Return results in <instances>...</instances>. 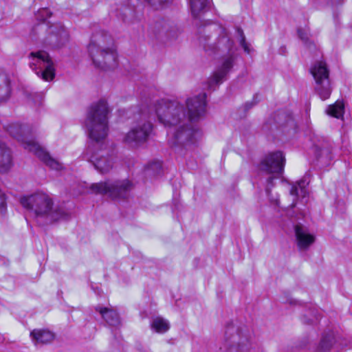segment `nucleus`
I'll list each match as a JSON object with an SVG mask.
<instances>
[{
    "label": "nucleus",
    "instance_id": "16",
    "mask_svg": "<svg viewBox=\"0 0 352 352\" xmlns=\"http://www.w3.org/2000/svg\"><path fill=\"white\" fill-rule=\"evenodd\" d=\"M296 244L299 250H307L315 241V236L310 234L308 228L302 224L294 227Z\"/></svg>",
    "mask_w": 352,
    "mask_h": 352
},
{
    "label": "nucleus",
    "instance_id": "36",
    "mask_svg": "<svg viewBox=\"0 0 352 352\" xmlns=\"http://www.w3.org/2000/svg\"><path fill=\"white\" fill-rule=\"evenodd\" d=\"M160 25V23L156 24V28H157Z\"/></svg>",
    "mask_w": 352,
    "mask_h": 352
},
{
    "label": "nucleus",
    "instance_id": "19",
    "mask_svg": "<svg viewBox=\"0 0 352 352\" xmlns=\"http://www.w3.org/2000/svg\"><path fill=\"white\" fill-rule=\"evenodd\" d=\"M336 343V338L333 333L331 331L322 334L319 344L316 349L317 352H331Z\"/></svg>",
    "mask_w": 352,
    "mask_h": 352
},
{
    "label": "nucleus",
    "instance_id": "4",
    "mask_svg": "<svg viewBox=\"0 0 352 352\" xmlns=\"http://www.w3.org/2000/svg\"><path fill=\"white\" fill-rule=\"evenodd\" d=\"M87 49L96 67L109 70L117 66L113 39L107 32L100 30L94 33Z\"/></svg>",
    "mask_w": 352,
    "mask_h": 352
},
{
    "label": "nucleus",
    "instance_id": "35",
    "mask_svg": "<svg viewBox=\"0 0 352 352\" xmlns=\"http://www.w3.org/2000/svg\"><path fill=\"white\" fill-rule=\"evenodd\" d=\"M318 320V316H315V321H317Z\"/></svg>",
    "mask_w": 352,
    "mask_h": 352
},
{
    "label": "nucleus",
    "instance_id": "8",
    "mask_svg": "<svg viewBox=\"0 0 352 352\" xmlns=\"http://www.w3.org/2000/svg\"><path fill=\"white\" fill-rule=\"evenodd\" d=\"M151 119L143 106L140 110V118L125 134L123 142L132 148H138L146 143L153 131Z\"/></svg>",
    "mask_w": 352,
    "mask_h": 352
},
{
    "label": "nucleus",
    "instance_id": "28",
    "mask_svg": "<svg viewBox=\"0 0 352 352\" xmlns=\"http://www.w3.org/2000/svg\"><path fill=\"white\" fill-rule=\"evenodd\" d=\"M6 212V195L0 190V213L5 215Z\"/></svg>",
    "mask_w": 352,
    "mask_h": 352
},
{
    "label": "nucleus",
    "instance_id": "11",
    "mask_svg": "<svg viewBox=\"0 0 352 352\" xmlns=\"http://www.w3.org/2000/svg\"><path fill=\"white\" fill-rule=\"evenodd\" d=\"M310 72L316 82V93L322 100L328 99L331 96L332 87L326 63L322 60L315 62L311 67Z\"/></svg>",
    "mask_w": 352,
    "mask_h": 352
},
{
    "label": "nucleus",
    "instance_id": "29",
    "mask_svg": "<svg viewBox=\"0 0 352 352\" xmlns=\"http://www.w3.org/2000/svg\"><path fill=\"white\" fill-rule=\"evenodd\" d=\"M298 34L299 38L305 43H307L309 39V32L302 28L298 30Z\"/></svg>",
    "mask_w": 352,
    "mask_h": 352
},
{
    "label": "nucleus",
    "instance_id": "33",
    "mask_svg": "<svg viewBox=\"0 0 352 352\" xmlns=\"http://www.w3.org/2000/svg\"><path fill=\"white\" fill-rule=\"evenodd\" d=\"M307 316H305L302 318V320L304 323L309 324H314L315 322V321L313 319H307Z\"/></svg>",
    "mask_w": 352,
    "mask_h": 352
},
{
    "label": "nucleus",
    "instance_id": "14",
    "mask_svg": "<svg viewBox=\"0 0 352 352\" xmlns=\"http://www.w3.org/2000/svg\"><path fill=\"white\" fill-rule=\"evenodd\" d=\"M171 0H119L117 15L125 22L133 18L135 15V1L146 3L155 9H158L168 3Z\"/></svg>",
    "mask_w": 352,
    "mask_h": 352
},
{
    "label": "nucleus",
    "instance_id": "6",
    "mask_svg": "<svg viewBox=\"0 0 352 352\" xmlns=\"http://www.w3.org/2000/svg\"><path fill=\"white\" fill-rule=\"evenodd\" d=\"M252 333L245 325L228 324L225 331V341L218 352H250Z\"/></svg>",
    "mask_w": 352,
    "mask_h": 352
},
{
    "label": "nucleus",
    "instance_id": "34",
    "mask_svg": "<svg viewBox=\"0 0 352 352\" xmlns=\"http://www.w3.org/2000/svg\"><path fill=\"white\" fill-rule=\"evenodd\" d=\"M296 203L295 201H294L291 206L293 208L296 206Z\"/></svg>",
    "mask_w": 352,
    "mask_h": 352
},
{
    "label": "nucleus",
    "instance_id": "26",
    "mask_svg": "<svg viewBox=\"0 0 352 352\" xmlns=\"http://www.w3.org/2000/svg\"><path fill=\"white\" fill-rule=\"evenodd\" d=\"M307 184L308 182L305 178L301 179L292 186L290 190V194L296 197L301 195L302 197H305L307 193L306 189Z\"/></svg>",
    "mask_w": 352,
    "mask_h": 352
},
{
    "label": "nucleus",
    "instance_id": "17",
    "mask_svg": "<svg viewBox=\"0 0 352 352\" xmlns=\"http://www.w3.org/2000/svg\"><path fill=\"white\" fill-rule=\"evenodd\" d=\"M95 309L100 313L108 325L117 327L120 324L118 314L113 309L98 305L95 307Z\"/></svg>",
    "mask_w": 352,
    "mask_h": 352
},
{
    "label": "nucleus",
    "instance_id": "30",
    "mask_svg": "<svg viewBox=\"0 0 352 352\" xmlns=\"http://www.w3.org/2000/svg\"><path fill=\"white\" fill-rule=\"evenodd\" d=\"M52 12L47 8H43L38 11V16L42 18L43 20H46L50 17Z\"/></svg>",
    "mask_w": 352,
    "mask_h": 352
},
{
    "label": "nucleus",
    "instance_id": "13",
    "mask_svg": "<svg viewBox=\"0 0 352 352\" xmlns=\"http://www.w3.org/2000/svg\"><path fill=\"white\" fill-rule=\"evenodd\" d=\"M170 144L173 146L189 147L195 144L201 136V132L189 123H183L175 126Z\"/></svg>",
    "mask_w": 352,
    "mask_h": 352
},
{
    "label": "nucleus",
    "instance_id": "15",
    "mask_svg": "<svg viewBox=\"0 0 352 352\" xmlns=\"http://www.w3.org/2000/svg\"><path fill=\"white\" fill-rule=\"evenodd\" d=\"M69 41V34L61 23H56L49 27L48 35L45 44L52 48L60 47Z\"/></svg>",
    "mask_w": 352,
    "mask_h": 352
},
{
    "label": "nucleus",
    "instance_id": "24",
    "mask_svg": "<svg viewBox=\"0 0 352 352\" xmlns=\"http://www.w3.org/2000/svg\"><path fill=\"white\" fill-rule=\"evenodd\" d=\"M151 327L153 330L158 333H164L166 332L169 328L170 324L168 320L161 317H156L153 319Z\"/></svg>",
    "mask_w": 352,
    "mask_h": 352
},
{
    "label": "nucleus",
    "instance_id": "2",
    "mask_svg": "<svg viewBox=\"0 0 352 352\" xmlns=\"http://www.w3.org/2000/svg\"><path fill=\"white\" fill-rule=\"evenodd\" d=\"M205 93L187 98L184 106L177 100H157L150 105L144 106L151 118L157 117L166 127L177 126L186 122L197 121L204 117L206 109Z\"/></svg>",
    "mask_w": 352,
    "mask_h": 352
},
{
    "label": "nucleus",
    "instance_id": "20",
    "mask_svg": "<svg viewBox=\"0 0 352 352\" xmlns=\"http://www.w3.org/2000/svg\"><path fill=\"white\" fill-rule=\"evenodd\" d=\"M11 94L10 80L5 72L0 71V103L8 100Z\"/></svg>",
    "mask_w": 352,
    "mask_h": 352
},
{
    "label": "nucleus",
    "instance_id": "9",
    "mask_svg": "<svg viewBox=\"0 0 352 352\" xmlns=\"http://www.w3.org/2000/svg\"><path fill=\"white\" fill-rule=\"evenodd\" d=\"M133 188V183L128 179L107 180L92 184L90 190L96 194L107 195L113 199H126Z\"/></svg>",
    "mask_w": 352,
    "mask_h": 352
},
{
    "label": "nucleus",
    "instance_id": "10",
    "mask_svg": "<svg viewBox=\"0 0 352 352\" xmlns=\"http://www.w3.org/2000/svg\"><path fill=\"white\" fill-rule=\"evenodd\" d=\"M285 163V155L281 151H275L269 153L263 159L259 164V169L270 174L280 175L284 170ZM278 176L272 175L267 179L266 192L270 194V190L274 186V180Z\"/></svg>",
    "mask_w": 352,
    "mask_h": 352
},
{
    "label": "nucleus",
    "instance_id": "12",
    "mask_svg": "<svg viewBox=\"0 0 352 352\" xmlns=\"http://www.w3.org/2000/svg\"><path fill=\"white\" fill-rule=\"evenodd\" d=\"M30 66L38 76L45 81H50L55 76V69L52 60L45 51L32 52L30 55Z\"/></svg>",
    "mask_w": 352,
    "mask_h": 352
},
{
    "label": "nucleus",
    "instance_id": "5",
    "mask_svg": "<svg viewBox=\"0 0 352 352\" xmlns=\"http://www.w3.org/2000/svg\"><path fill=\"white\" fill-rule=\"evenodd\" d=\"M20 203L36 219L43 224L52 223L59 220L61 212L53 208V201L47 194L36 192L29 196H23Z\"/></svg>",
    "mask_w": 352,
    "mask_h": 352
},
{
    "label": "nucleus",
    "instance_id": "27",
    "mask_svg": "<svg viewBox=\"0 0 352 352\" xmlns=\"http://www.w3.org/2000/svg\"><path fill=\"white\" fill-rule=\"evenodd\" d=\"M237 33L239 36L240 37L239 43L241 46L243 47V49L246 53L250 54L251 52V49L250 48L248 43L245 41V36L244 35L243 30L240 28H238Z\"/></svg>",
    "mask_w": 352,
    "mask_h": 352
},
{
    "label": "nucleus",
    "instance_id": "3",
    "mask_svg": "<svg viewBox=\"0 0 352 352\" xmlns=\"http://www.w3.org/2000/svg\"><path fill=\"white\" fill-rule=\"evenodd\" d=\"M198 41L206 52L214 53L219 51L230 53L228 56L223 58L221 65L208 80L209 88L213 89L214 86L222 83L226 79L233 67L235 59L232 52L234 43L228 36L226 29L219 25L200 30Z\"/></svg>",
    "mask_w": 352,
    "mask_h": 352
},
{
    "label": "nucleus",
    "instance_id": "22",
    "mask_svg": "<svg viewBox=\"0 0 352 352\" xmlns=\"http://www.w3.org/2000/svg\"><path fill=\"white\" fill-rule=\"evenodd\" d=\"M192 15L197 18L206 12L210 5V0H189Z\"/></svg>",
    "mask_w": 352,
    "mask_h": 352
},
{
    "label": "nucleus",
    "instance_id": "21",
    "mask_svg": "<svg viewBox=\"0 0 352 352\" xmlns=\"http://www.w3.org/2000/svg\"><path fill=\"white\" fill-rule=\"evenodd\" d=\"M318 161L327 162L331 159V151L327 143L315 144L311 148Z\"/></svg>",
    "mask_w": 352,
    "mask_h": 352
},
{
    "label": "nucleus",
    "instance_id": "18",
    "mask_svg": "<svg viewBox=\"0 0 352 352\" xmlns=\"http://www.w3.org/2000/svg\"><path fill=\"white\" fill-rule=\"evenodd\" d=\"M30 336L35 344H47L54 338V333L46 329H34L30 333Z\"/></svg>",
    "mask_w": 352,
    "mask_h": 352
},
{
    "label": "nucleus",
    "instance_id": "32",
    "mask_svg": "<svg viewBox=\"0 0 352 352\" xmlns=\"http://www.w3.org/2000/svg\"><path fill=\"white\" fill-rule=\"evenodd\" d=\"M158 34H164L168 37L171 36L170 32H169V30H168V25L166 23L164 24L162 30H159L158 31Z\"/></svg>",
    "mask_w": 352,
    "mask_h": 352
},
{
    "label": "nucleus",
    "instance_id": "25",
    "mask_svg": "<svg viewBox=\"0 0 352 352\" xmlns=\"http://www.w3.org/2000/svg\"><path fill=\"white\" fill-rule=\"evenodd\" d=\"M327 114L336 118H342L344 113V105L342 101L338 100L333 104L329 105L326 110Z\"/></svg>",
    "mask_w": 352,
    "mask_h": 352
},
{
    "label": "nucleus",
    "instance_id": "31",
    "mask_svg": "<svg viewBox=\"0 0 352 352\" xmlns=\"http://www.w3.org/2000/svg\"><path fill=\"white\" fill-rule=\"evenodd\" d=\"M162 167V164L158 162H154L148 164L146 168L147 170H153L157 171L158 169H160Z\"/></svg>",
    "mask_w": 352,
    "mask_h": 352
},
{
    "label": "nucleus",
    "instance_id": "23",
    "mask_svg": "<svg viewBox=\"0 0 352 352\" xmlns=\"http://www.w3.org/2000/svg\"><path fill=\"white\" fill-rule=\"evenodd\" d=\"M11 164V154L10 149L0 142V171H7Z\"/></svg>",
    "mask_w": 352,
    "mask_h": 352
},
{
    "label": "nucleus",
    "instance_id": "7",
    "mask_svg": "<svg viewBox=\"0 0 352 352\" xmlns=\"http://www.w3.org/2000/svg\"><path fill=\"white\" fill-rule=\"evenodd\" d=\"M6 130L10 135L21 142L25 149L33 152L51 168L58 170L63 168L60 162L53 159L37 142L24 135V129L21 124L18 123L9 124L6 126Z\"/></svg>",
    "mask_w": 352,
    "mask_h": 352
},
{
    "label": "nucleus",
    "instance_id": "1",
    "mask_svg": "<svg viewBox=\"0 0 352 352\" xmlns=\"http://www.w3.org/2000/svg\"><path fill=\"white\" fill-rule=\"evenodd\" d=\"M107 103L104 100L93 104L89 109L85 120V126L90 139L96 142L83 153V159L91 163L100 173H109L113 167L114 157L106 148H98V144L108 135Z\"/></svg>",
    "mask_w": 352,
    "mask_h": 352
}]
</instances>
